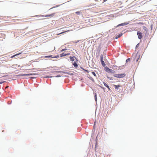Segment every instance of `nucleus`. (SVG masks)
<instances>
[{"mask_svg":"<svg viewBox=\"0 0 157 157\" xmlns=\"http://www.w3.org/2000/svg\"><path fill=\"white\" fill-rule=\"evenodd\" d=\"M122 35V33L118 35H117L116 37V38H118L120 37V36H121Z\"/></svg>","mask_w":157,"mask_h":157,"instance_id":"obj_15","label":"nucleus"},{"mask_svg":"<svg viewBox=\"0 0 157 157\" xmlns=\"http://www.w3.org/2000/svg\"><path fill=\"white\" fill-rule=\"evenodd\" d=\"M114 86L115 87V88L117 89H118V88L120 86L119 85H114Z\"/></svg>","mask_w":157,"mask_h":157,"instance_id":"obj_14","label":"nucleus"},{"mask_svg":"<svg viewBox=\"0 0 157 157\" xmlns=\"http://www.w3.org/2000/svg\"><path fill=\"white\" fill-rule=\"evenodd\" d=\"M91 6V5H90L89 6Z\"/></svg>","mask_w":157,"mask_h":157,"instance_id":"obj_30","label":"nucleus"},{"mask_svg":"<svg viewBox=\"0 0 157 157\" xmlns=\"http://www.w3.org/2000/svg\"><path fill=\"white\" fill-rule=\"evenodd\" d=\"M92 74L95 76H96V74L94 72H92Z\"/></svg>","mask_w":157,"mask_h":157,"instance_id":"obj_19","label":"nucleus"},{"mask_svg":"<svg viewBox=\"0 0 157 157\" xmlns=\"http://www.w3.org/2000/svg\"><path fill=\"white\" fill-rule=\"evenodd\" d=\"M66 50V49H63L61 51L62 52V51H65V50Z\"/></svg>","mask_w":157,"mask_h":157,"instance_id":"obj_22","label":"nucleus"},{"mask_svg":"<svg viewBox=\"0 0 157 157\" xmlns=\"http://www.w3.org/2000/svg\"><path fill=\"white\" fill-rule=\"evenodd\" d=\"M66 32V31H65V32H62V33H60L59 34H62L63 33H65V32Z\"/></svg>","mask_w":157,"mask_h":157,"instance_id":"obj_23","label":"nucleus"},{"mask_svg":"<svg viewBox=\"0 0 157 157\" xmlns=\"http://www.w3.org/2000/svg\"><path fill=\"white\" fill-rule=\"evenodd\" d=\"M103 84H104V86H106V87H107L109 90H110V89L109 86L106 83L103 82Z\"/></svg>","mask_w":157,"mask_h":157,"instance_id":"obj_6","label":"nucleus"},{"mask_svg":"<svg viewBox=\"0 0 157 157\" xmlns=\"http://www.w3.org/2000/svg\"><path fill=\"white\" fill-rule=\"evenodd\" d=\"M94 98H95V101H97V96L96 94H95L94 96Z\"/></svg>","mask_w":157,"mask_h":157,"instance_id":"obj_18","label":"nucleus"},{"mask_svg":"<svg viewBox=\"0 0 157 157\" xmlns=\"http://www.w3.org/2000/svg\"><path fill=\"white\" fill-rule=\"evenodd\" d=\"M101 63L102 65L103 66H104L105 65V63H104V62L103 61V60L101 61Z\"/></svg>","mask_w":157,"mask_h":157,"instance_id":"obj_17","label":"nucleus"},{"mask_svg":"<svg viewBox=\"0 0 157 157\" xmlns=\"http://www.w3.org/2000/svg\"><path fill=\"white\" fill-rule=\"evenodd\" d=\"M70 54V53H67L65 54L64 53H62L60 55V56L61 57H62L63 56H65L67 55H68Z\"/></svg>","mask_w":157,"mask_h":157,"instance_id":"obj_8","label":"nucleus"},{"mask_svg":"<svg viewBox=\"0 0 157 157\" xmlns=\"http://www.w3.org/2000/svg\"><path fill=\"white\" fill-rule=\"evenodd\" d=\"M2 83V82H0V84H1Z\"/></svg>","mask_w":157,"mask_h":157,"instance_id":"obj_29","label":"nucleus"},{"mask_svg":"<svg viewBox=\"0 0 157 157\" xmlns=\"http://www.w3.org/2000/svg\"><path fill=\"white\" fill-rule=\"evenodd\" d=\"M126 76L125 73L121 74H115L114 75V76L118 78H122Z\"/></svg>","mask_w":157,"mask_h":157,"instance_id":"obj_1","label":"nucleus"},{"mask_svg":"<svg viewBox=\"0 0 157 157\" xmlns=\"http://www.w3.org/2000/svg\"><path fill=\"white\" fill-rule=\"evenodd\" d=\"M75 58H76L75 56H73V57L70 56V60L71 61H73L75 60V59H74Z\"/></svg>","mask_w":157,"mask_h":157,"instance_id":"obj_9","label":"nucleus"},{"mask_svg":"<svg viewBox=\"0 0 157 157\" xmlns=\"http://www.w3.org/2000/svg\"><path fill=\"white\" fill-rule=\"evenodd\" d=\"M20 54V53H18V54H16V55H14V56H16L17 55H19Z\"/></svg>","mask_w":157,"mask_h":157,"instance_id":"obj_24","label":"nucleus"},{"mask_svg":"<svg viewBox=\"0 0 157 157\" xmlns=\"http://www.w3.org/2000/svg\"><path fill=\"white\" fill-rule=\"evenodd\" d=\"M101 88L103 89H104V87H101Z\"/></svg>","mask_w":157,"mask_h":157,"instance_id":"obj_28","label":"nucleus"},{"mask_svg":"<svg viewBox=\"0 0 157 157\" xmlns=\"http://www.w3.org/2000/svg\"><path fill=\"white\" fill-rule=\"evenodd\" d=\"M101 61L103 60V56L102 55H101L100 56Z\"/></svg>","mask_w":157,"mask_h":157,"instance_id":"obj_16","label":"nucleus"},{"mask_svg":"<svg viewBox=\"0 0 157 157\" xmlns=\"http://www.w3.org/2000/svg\"><path fill=\"white\" fill-rule=\"evenodd\" d=\"M106 71L108 72H111L112 71V70L110 69L109 67H107L106 68Z\"/></svg>","mask_w":157,"mask_h":157,"instance_id":"obj_11","label":"nucleus"},{"mask_svg":"<svg viewBox=\"0 0 157 157\" xmlns=\"http://www.w3.org/2000/svg\"><path fill=\"white\" fill-rule=\"evenodd\" d=\"M139 59V58H138L137 59H136V61L137 62L138 61V59Z\"/></svg>","mask_w":157,"mask_h":157,"instance_id":"obj_27","label":"nucleus"},{"mask_svg":"<svg viewBox=\"0 0 157 157\" xmlns=\"http://www.w3.org/2000/svg\"><path fill=\"white\" fill-rule=\"evenodd\" d=\"M73 65L75 67H78V65L77 64V63H76V62H74Z\"/></svg>","mask_w":157,"mask_h":157,"instance_id":"obj_13","label":"nucleus"},{"mask_svg":"<svg viewBox=\"0 0 157 157\" xmlns=\"http://www.w3.org/2000/svg\"><path fill=\"white\" fill-rule=\"evenodd\" d=\"M137 35L138 36V38L139 39H141L142 38V34L140 32H138L137 33Z\"/></svg>","mask_w":157,"mask_h":157,"instance_id":"obj_3","label":"nucleus"},{"mask_svg":"<svg viewBox=\"0 0 157 157\" xmlns=\"http://www.w3.org/2000/svg\"><path fill=\"white\" fill-rule=\"evenodd\" d=\"M54 14H55V13H53L51 14H50L49 15H48L45 16V17H53L54 16Z\"/></svg>","mask_w":157,"mask_h":157,"instance_id":"obj_12","label":"nucleus"},{"mask_svg":"<svg viewBox=\"0 0 157 157\" xmlns=\"http://www.w3.org/2000/svg\"><path fill=\"white\" fill-rule=\"evenodd\" d=\"M45 58H49V57H51L52 58H57L59 57V55L56 56H55L52 57V56H45Z\"/></svg>","mask_w":157,"mask_h":157,"instance_id":"obj_4","label":"nucleus"},{"mask_svg":"<svg viewBox=\"0 0 157 157\" xmlns=\"http://www.w3.org/2000/svg\"><path fill=\"white\" fill-rule=\"evenodd\" d=\"M75 13L76 14H77V15H80L82 14V13L81 11H78L76 12H75Z\"/></svg>","mask_w":157,"mask_h":157,"instance_id":"obj_5","label":"nucleus"},{"mask_svg":"<svg viewBox=\"0 0 157 157\" xmlns=\"http://www.w3.org/2000/svg\"><path fill=\"white\" fill-rule=\"evenodd\" d=\"M143 29L146 32V33H145V34H146V33H147V32L148 31L147 28L146 27L144 26L143 27Z\"/></svg>","mask_w":157,"mask_h":157,"instance_id":"obj_7","label":"nucleus"},{"mask_svg":"<svg viewBox=\"0 0 157 157\" xmlns=\"http://www.w3.org/2000/svg\"><path fill=\"white\" fill-rule=\"evenodd\" d=\"M107 0H103V2H105Z\"/></svg>","mask_w":157,"mask_h":157,"instance_id":"obj_26","label":"nucleus"},{"mask_svg":"<svg viewBox=\"0 0 157 157\" xmlns=\"http://www.w3.org/2000/svg\"><path fill=\"white\" fill-rule=\"evenodd\" d=\"M130 58H128L126 60V62H127L130 60Z\"/></svg>","mask_w":157,"mask_h":157,"instance_id":"obj_20","label":"nucleus"},{"mask_svg":"<svg viewBox=\"0 0 157 157\" xmlns=\"http://www.w3.org/2000/svg\"><path fill=\"white\" fill-rule=\"evenodd\" d=\"M37 75V74L36 73H30V74H24L20 75L21 76H29V75Z\"/></svg>","mask_w":157,"mask_h":157,"instance_id":"obj_2","label":"nucleus"},{"mask_svg":"<svg viewBox=\"0 0 157 157\" xmlns=\"http://www.w3.org/2000/svg\"><path fill=\"white\" fill-rule=\"evenodd\" d=\"M89 78L92 80H93V79L91 77H89Z\"/></svg>","mask_w":157,"mask_h":157,"instance_id":"obj_21","label":"nucleus"},{"mask_svg":"<svg viewBox=\"0 0 157 157\" xmlns=\"http://www.w3.org/2000/svg\"><path fill=\"white\" fill-rule=\"evenodd\" d=\"M85 71H86L87 73H88V72H89V71L87 70H86Z\"/></svg>","mask_w":157,"mask_h":157,"instance_id":"obj_25","label":"nucleus"},{"mask_svg":"<svg viewBox=\"0 0 157 157\" xmlns=\"http://www.w3.org/2000/svg\"><path fill=\"white\" fill-rule=\"evenodd\" d=\"M128 24V23L127 22H125L124 23H121V24H120L118 25V26H121V25H124Z\"/></svg>","mask_w":157,"mask_h":157,"instance_id":"obj_10","label":"nucleus"}]
</instances>
